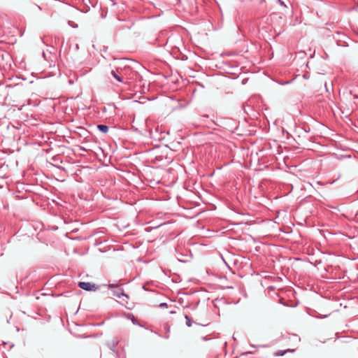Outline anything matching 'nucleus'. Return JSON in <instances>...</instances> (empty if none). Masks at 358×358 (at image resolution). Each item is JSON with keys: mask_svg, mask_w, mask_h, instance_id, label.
<instances>
[{"mask_svg": "<svg viewBox=\"0 0 358 358\" xmlns=\"http://www.w3.org/2000/svg\"><path fill=\"white\" fill-rule=\"evenodd\" d=\"M185 318L186 320V324H187V326L189 327H192V321L190 319V317L188 315H185Z\"/></svg>", "mask_w": 358, "mask_h": 358, "instance_id": "obj_6", "label": "nucleus"}, {"mask_svg": "<svg viewBox=\"0 0 358 358\" xmlns=\"http://www.w3.org/2000/svg\"><path fill=\"white\" fill-rule=\"evenodd\" d=\"M288 351H291V352H292L293 350H284V351H282V350H278V351H277V352H275V356H278V357H279V356H282V355H285L287 352H288Z\"/></svg>", "mask_w": 358, "mask_h": 358, "instance_id": "obj_5", "label": "nucleus"}, {"mask_svg": "<svg viewBox=\"0 0 358 358\" xmlns=\"http://www.w3.org/2000/svg\"><path fill=\"white\" fill-rule=\"evenodd\" d=\"M159 307H161V308H167V304L166 303H161L159 304Z\"/></svg>", "mask_w": 358, "mask_h": 358, "instance_id": "obj_7", "label": "nucleus"}, {"mask_svg": "<svg viewBox=\"0 0 358 358\" xmlns=\"http://www.w3.org/2000/svg\"><path fill=\"white\" fill-rule=\"evenodd\" d=\"M170 313L171 314H174V313H176V312L175 311H171Z\"/></svg>", "mask_w": 358, "mask_h": 358, "instance_id": "obj_9", "label": "nucleus"}, {"mask_svg": "<svg viewBox=\"0 0 358 358\" xmlns=\"http://www.w3.org/2000/svg\"><path fill=\"white\" fill-rule=\"evenodd\" d=\"M281 5H284L283 1H281L280 0H278Z\"/></svg>", "mask_w": 358, "mask_h": 358, "instance_id": "obj_8", "label": "nucleus"}, {"mask_svg": "<svg viewBox=\"0 0 358 358\" xmlns=\"http://www.w3.org/2000/svg\"><path fill=\"white\" fill-rule=\"evenodd\" d=\"M97 128L102 133H107L108 131V127L105 124H99Z\"/></svg>", "mask_w": 358, "mask_h": 358, "instance_id": "obj_4", "label": "nucleus"}, {"mask_svg": "<svg viewBox=\"0 0 358 358\" xmlns=\"http://www.w3.org/2000/svg\"><path fill=\"white\" fill-rule=\"evenodd\" d=\"M111 75L113 76L114 78H115L118 82L122 83L124 81L123 78L122 76L121 73L117 70L114 71L113 70L111 71Z\"/></svg>", "mask_w": 358, "mask_h": 358, "instance_id": "obj_3", "label": "nucleus"}, {"mask_svg": "<svg viewBox=\"0 0 358 358\" xmlns=\"http://www.w3.org/2000/svg\"><path fill=\"white\" fill-rule=\"evenodd\" d=\"M78 286L80 288L86 291H95L97 288L95 284L87 282H79Z\"/></svg>", "mask_w": 358, "mask_h": 358, "instance_id": "obj_2", "label": "nucleus"}, {"mask_svg": "<svg viewBox=\"0 0 358 358\" xmlns=\"http://www.w3.org/2000/svg\"><path fill=\"white\" fill-rule=\"evenodd\" d=\"M108 287L110 289H113V295L114 296H116L119 299H121L122 296L125 297L126 299L128 298L127 294L124 293L122 289L120 286H116L113 284H109Z\"/></svg>", "mask_w": 358, "mask_h": 358, "instance_id": "obj_1", "label": "nucleus"}]
</instances>
